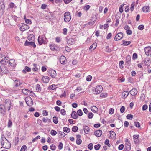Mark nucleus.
I'll return each instance as SVG.
<instances>
[{"mask_svg": "<svg viewBox=\"0 0 151 151\" xmlns=\"http://www.w3.org/2000/svg\"><path fill=\"white\" fill-rule=\"evenodd\" d=\"M29 28V26L24 24H21L20 25V30L22 31L28 29Z\"/></svg>", "mask_w": 151, "mask_h": 151, "instance_id": "obj_6", "label": "nucleus"}, {"mask_svg": "<svg viewBox=\"0 0 151 151\" xmlns=\"http://www.w3.org/2000/svg\"><path fill=\"white\" fill-rule=\"evenodd\" d=\"M72 130L73 132H76L78 130V127L76 126H73V127Z\"/></svg>", "mask_w": 151, "mask_h": 151, "instance_id": "obj_38", "label": "nucleus"}, {"mask_svg": "<svg viewBox=\"0 0 151 151\" xmlns=\"http://www.w3.org/2000/svg\"><path fill=\"white\" fill-rule=\"evenodd\" d=\"M101 147V145L100 144H98L94 146V149L96 150H99Z\"/></svg>", "mask_w": 151, "mask_h": 151, "instance_id": "obj_40", "label": "nucleus"}, {"mask_svg": "<svg viewBox=\"0 0 151 151\" xmlns=\"http://www.w3.org/2000/svg\"><path fill=\"white\" fill-rule=\"evenodd\" d=\"M126 63L127 65H129L131 62V57L130 55H128L126 57Z\"/></svg>", "mask_w": 151, "mask_h": 151, "instance_id": "obj_27", "label": "nucleus"}, {"mask_svg": "<svg viewBox=\"0 0 151 151\" xmlns=\"http://www.w3.org/2000/svg\"><path fill=\"white\" fill-rule=\"evenodd\" d=\"M82 90V88L81 87H78L75 90V92H79V93H81L82 92L81 91Z\"/></svg>", "mask_w": 151, "mask_h": 151, "instance_id": "obj_37", "label": "nucleus"}, {"mask_svg": "<svg viewBox=\"0 0 151 151\" xmlns=\"http://www.w3.org/2000/svg\"><path fill=\"white\" fill-rule=\"evenodd\" d=\"M143 62H144L145 65L147 66H149L150 65V61L149 59H148L147 61L146 60H144L142 62V63L143 64Z\"/></svg>", "mask_w": 151, "mask_h": 151, "instance_id": "obj_23", "label": "nucleus"}, {"mask_svg": "<svg viewBox=\"0 0 151 151\" xmlns=\"http://www.w3.org/2000/svg\"><path fill=\"white\" fill-rule=\"evenodd\" d=\"M57 132L54 130H51L50 132L52 136H55L57 134Z\"/></svg>", "mask_w": 151, "mask_h": 151, "instance_id": "obj_45", "label": "nucleus"}, {"mask_svg": "<svg viewBox=\"0 0 151 151\" xmlns=\"http://www.w3.org/2000/svg\"><path fill=\"white\" fill-rule=\"evenodd\" d=\"M42 79L43 82L44 83H47L49 81V78L47 76H43Z\"/></svg>", "mask_w": 151, "mask_h": 151, "instance_id": "obj_19", "label": "nucleus"}, {"mask_svg": "<svg viewBox=\"0 0 151 151\" xmlns=\"http://www.w3.org/2000/svg\"><path fill=\"white\" fill-rule=\"evenodd\" d=\"M4 106L6 109H8V110H9L11 106V102L10 100L9 99H6Z\"/></svg>", "mask_w": 151, "mask_h": 151, "instance_id": "obj_3", "label": "nucleus"}, {"mask_svg": "<svg viewBox=\"0 0 151 151\" xmlns=\"http://www.w3.org/2000/svg\"><path fill=\"white\" fill-rule=\"evenodd\" d=\"M12 125V121L9 120L8 121V127H11Z\"/></svg>", "mask_w": 151, "mask_h": 151, "instance_id": "obj_58", "label": "nucleus"}, {"mask_svg": "<svg viewBox=\"0 0 151 151\" xmlns=\"http://www.w3.org/2000/svg\"><path fill=\"white\" fill-rule=\"evenodd\" d=\"M78 114L79 116H81L83 115V112L82 110L81 109L78 110L77 111V114Z\"/></svg>", "mask_w": 151, "mask_h": 151, "instance_id": "obj_55", "label": "nucleus"}, {"mask_svg": "<svg viewBox=\"0 0 151 151\" xmlns=\"http://www.w3.org/2000/svg\"><path fill=\"white\" fill-rule=\"evenodd\" d=\"M93 144L92 143H90L88 145V147L89 149L91 150L93 148Z\"/></svg>", "mask_w": 151, "mask_h": 151, "instance_id": "obj_50", "label": "nucleus"}, {"mask_svg": "<svg viewBox=\"0 0 151 151\" xmlns=\"http://www.w3.org/2000/svg\"><path fill=\"white\" fill-rule=\"evenodd\" d=\"M66 59L65 57L64 56H62L60 59V61L61 64H65L66 62Z\"/></svg>", "mask_w": 151, "mask_h": 151, "instance_id": "obj_12", "label": "nucleus"}, {"mask_svg": "<svg viewBox=\"0 0 151 151\" xmlns=\"http://www.w3.org/2000/svg\"><path fill=\"white\" fill-rule=\"evenodd\" d=\"M114 109L112 108H110L109 110V112L110 114H112L114 113Z\"/></svg>", "mask_w": 151, "mask_h": 151, "instance_id": "obj_53", "label": "nucleus"}, {"mask_svg": "<svg viewBox=\"0 0 151 151\" xmlns=\"http://www.w3.org/2000/svg\"><path fill=\"white\" fill-rule=\"evenodd\" d=\"M63 131L65 132L68 133L70 132V129L69 128L64 127L63 128Z\"/></svg>", "mask_w": 151, "mask_h": 151, "instance_id": "obj_35", "label": "nucleus"}, {"mask_svg": "<svg viewBox=\"0 0 151 151\" xmlns=\"http://www.w3.org/2000/svg\"><path fill=\"white\" fill-rule=\"evenodd\" d=\"M91 111L94 113H96L98 111V109L96 106H93L91 107Z\"/></svg>", "mask_w": 151, "mask_h": 151, "instance_id": "obj_31", "label": "nucleus"}, {"mask_svg": "<svg viewBox=\"0 0 151 151\" xmlns=\"http://www.w3.org/2000/svg\"><path fill=\"white\" fill-rule=\"evenodd\" d=\"M102 131L101 130H99L96 131H95L94 132L95 135L97 137H100L102 134Z\"/></svg>", "mask_w": 151, "mask_h": 151, "instance_id": "obj_14", "label": "nucleus"}, {"mask_svg": "<svg viewBox=\"0 0 151 151\" xmlns=\"http://www.w3.org/2000/svg\"><path fill=\"white\" fill-rule=\"evenodd\" d=\"M144 26L143 25H140L138 27V28L139 29L142 30L144 29Z\"/></svg>", "mask_w": 151, "mask_h": 151, "instance_id": "obj_61", "label": "nucleus"}, {"mask_svg": "<svg viewBox=\"0 0 151 151\" xmlns=\"http://www.w3.org/2000/svg\"><path fill=\"white\" fill-rule=\"evenodd\" d=\"M74 40L72 38H70L68 40V43L70 44V45H72L73 43V41Z\"/></svg>", "mask_w": 151, "mask_h": 151, "instance_id": "obj_48", "label": "nucleus"}, {"mask_svg": "<svg viewBox=\"0 0 151 151\" xmlns=\"http://www.w3.org/2000/svg\"><path fill=\"white\" fill-rule=\"evenodd\" d=\"M71 117L74 119H76L78 117L77 114L75 111H73L71 114Z\"/></svg>", "mask_w": 151, "mask_h": 151, "instance_id": "obj_15", "label": "nucleus"}, {"mask_svg": "<svg viewBox=\"0 0 151 151\" xmlns=\"http://www.w3.org/2000/svg\"><path fill=\"white\" fill-rule=\"evenodd\" d=\"M124 64V61L122 60L121 61L119 62V66L120 68L122 69L123 68V66L122 65Z\"/></svg>", "mask_w": 151, "mask_h": 151, "instance_id": "obj_46", "label": "nucleus"}, {"mask_svg": "<svg viewBox=\"0 0 151 151\" xmlns=\"http://www.w3.org/2000/svg\"><path fill=\"white\" fill-rule=\"evenodd\" d=\"M134 125L137 127H140L139 123L137 122H135L134 123Z\"/></svg>", "mask_w": 151, "mask_h": 151, "instance_id": "obj_60", "label": "nucleus"}, {"mask_svg": "<svg viewBox=\"0 0 151 151\" xmlns=\"http://www.w3.org/2000/svg\"><path fill=\"white\" fill-rule=\"evenodd\" d=\"M144 50L145 52L147 55H151V48L150 46L145 47Z\"/></svg>", "mask_w": 151, "mask_h": 151, "instance_id": "obj_8", "label": "nucleus"}, {"mask_svg": "<svg viewBox=\"0 0 151 151\" xmlns=\"http://www.w3.org/2000/svg\"><path fill=\"white\" fill-rule=\"evenodd\" d=\"M8 70H7L6 68L3 67H1V71L0 72L1 74H3L7 73H8Z\"/></svg>", "mask_w": 151, "mask_h": 151, "instance_id": "obj_13", "label": "nucleus"}, {"mask_svg": "<svg viewBox=\"0 0 151 151\" xmlns=\"http://www.w3.org/2000/svg\"><path fill=\"white\" fill-rule=\"evenodd\" d=\"M31 70V68H29L28 66H25V68L24 69H23L22 72L24 73H26V72H30Z\"/></svg>", "mask_w": 151, "mask_h": 151, "instance_id": "obj_25", "label": "nucleus"}, {"mask_svg": "<svg viewBox=\"0 0 151 151\" xmlns=\"http://www.w3.org/2000/svg\"><path fill=\"white\" fill-rule=\"evenodd\" d=\"M58 134L61 137H64L65 135V134L63 132L60 131L58 132Z\"/></svg>", "mask_w": 151, "mask_h": 151, "instance_id": "obj_39", "label": "nucleus"}, {"mask_svg": "<svg viewBox=\"0 0 151 151\" xmlns=\"http://www.w3.org/2000/svg\"><path fill=\"white\" fill-rule=\"evenodd\" d=\"M109 132L110 134V136H113V137H112L113 138H116V134L114 131H109Z\"/></svg>", "mask_w": 151, "mask_h": 151, "instance_id": "obj_34", "label": "nucleus"}, {"mask_svg": "<svg viewBox=\"0 0 151 151\" xmlns=\"http://www.w3.org/2000/svg\"><path fill=\"white\" fill-rule=\"evenodd\" d=\"M6 140L7 141V142H8V144H8L7 146H6V145H4V142H1V145L3 147V148H6L7 149H9L11 147V144L10 142H9V141L6 139Z\"/></svg>", "mask_w": 151, "mask_h": 151, "instance_id": "obj_11", "label": "nucleus"}, {"mask_svg": "<svg viewBox=\"0 0 151 151\" xmlns=\"http://www.w3.org/2000/svg\"><path fill=\"white\" fill-rule=\"evenodd\" d=\"M125 110V108L124 106H122L120 109V111L121 113H123L124 112Z\"/></svg>", "mask_w": 151, "mask_h": 151, "instance_id": "obj_62", "label": "nucleus"}, {"mask_svg": "<svg viewBox=\"0 0 151 151\" xmlns=\"http://www.w3.org/2000/svg\"><path fill=\"white\" fill-rule=\"evenodd\" d=\"M125 142H126V145H128V147H131L130 142L129 141L128 139H127L125 140Z\"/></svg>", "mask_w": 151, "mask_h": 151, "instance_id": "obj_56", "label": "nucleus"}, {"mask_svg": "<svg viewBox=\"0 0 151 151\" xmlns=\"http://www.w3.org/2000/svg\"><path fill=\"white\" fill-rule=\"evenodd\" d=\"M50 47L52 50H57V49H56L57 46L55 44H50Z\"/></svg>", "mask_w": 151, "mask_h": 151, "instance_id": "obj_28", "label": "nucleus"}, {"mask_svg": "<svg viewBox=\"0 0 151 151\" xmlns=\"http://www.w3.org/2000/svg\"><path fill=\"white\" fill-rule=\"evenodd\" d=\"M36 90L38 92L40 90V86L39 84H37L36 86Z\"/></svg>", "mask_w": 151, "mask_h": 151, "instance_id": "obj_49", "label": "nucleus"}, {"mask_svg": "<svg viewBox=\"0 0 151 151\" xmlns=\"http://www.w3.org/2000/svg\"><path fill=\"white\" fill-rule=\"evenodd\" d=\"M83 129L84 130L85 133L86 134H88L90 129L89 127L88 126L86 125L83 126Z\"/></svg>", "mask_w": 151, "mask_h": 151, "instance_id": "obj_21", "label": "nucleus"}, {"mask_svg": "<svg viewBox=\"0 0 151 151\" xmlns=\"http://www.w3.org/2000/svg\"><path fill=\"white\" fill-rule=\"evenodd\" d=\"M49 75L52 77L55 78L56 76V73L55 70H49L48 71Z\"/></svg>", "mask_w": 151, "mask_h": 151, "instance_id": "obj_7", "label": "nucleus"}, {"mask_svg": "<svg viewBox=\"0 0 151 151\" xmlns=\"http://www.w3.org/2000/svg\"><path fill=\"white\" fill-rule=\"evenodd\" d=\"M9 59V58L8 57H5L2 59H0L1 62L3 64H4L6 63V60H7Z\"/></svg>", "mask_w": 151, "mask_h": 151, "instance_id": "obj_29", "label": "nucleus"}, {"mask_svg": "<svg viewBox=\"0 0 151 151\" xmlns=\"http://www.w3.org/2000/svg\"><path fill=\"white\" fill-rule=\"evenodd\" d=\"M123 37V34L122 32H119L116 35L114 40L116 41L120 40Z\"/></svg>", "mask_w": 151, "mask_h": 151, "instance_id": "obj_9", "label": "nucleus"}, {"mask_svg": "<svg viewBox=\"0 0 151 151\" xmlns=\"http://www.w3.org/2000/svg\"><path fill=\"white\" fill-rule=\"evenodd\" d=\"M50 149L52 150H55L56 148V146L54 144L51 145L50 146Z\"/></svg>", "mask_w": 151, "mask_h": 151, "instance_id": "obj_44", "label": "nucleus"}, {"mask_svg": "<svg viewBox=\"0 0 151 151\" xmlns=\"http://www.w3.org/2000/svg\"><path fill=\"white\" fill-rule=\"evenodd\" d=\"M9 63L11 66L12 67L14 66L16 64L15 60L14 59H10L9 61Z\"/></svg>", "mask_w": 151, "mask_h": 151, "instance_id": "obj_26", "label": "nucleus"}, {"mask_svg": "<svg viewBox=\"0 0 151 151\" xmlns=\"http://www.w3.org/2000/svg\"><path fill=\"white\" fill-rule=\"evenodd\" d=\"M102 90L103 87L101 85L98 86L96 88H93L92 89V91L95 92L94 93L95 94L100 93Z\"/></svg>", "mask_w": 151, "mask_h": 151, "instance_id": "obj_1", "label": "nucleus"}, {"mask_svg": "<svg viewBox=\"0 0 151 151\" xmlns=\"http://www.w3.org/2000/svg\"><path fill=\"white\" fill-rule=\"evenodd\" d=\"M53 122L55 124H57L58 122V118L56 116H54L53 118Z\"/></svg>", "mask_w": 151, "mask_h": 151, "instance_id": "obj_36", "label": "nucleus"}, {"mask_svg": "<svg viewBox=\"0 0 151 151\" xmlns=\"http://www.w3.org/2000/svg\"><path fill=\"white\" fill-rule=\"evenodd\" d=\"M25 101L27 106L30 107L33 104V101L31 98L29 96H27L25 98Z\"/></svg>", "mask_w": 151, "mask_h": 151, "instance_id": "obj_5", "label": "nucleus"}, {"mask_svg": "<svg viewBox=\"0 0 151 151\" xmlns=\"http://www.w3.org/2000/svg\"><path fill=\"white\" fill-rule=\"evenodd\" d=\"M28 39L29 41L32 42L35 40V37L33 35H30L28 37Z\"/></svg>", "mask_w": 151, "mask_h": 151, "instance_id": "obj_22", "label": "nucleus"}, {"mask_svg": "<svg viewBox=\"0 0 151 151\" xmlns=\"http://www.w3.org/2000/svg\"><path fill=\"white\" fill-rule=\"evenodd\" d=\"M97 44L96 43H94L91 45L90 48L89 50L91 51L93 50H94L97 47Z\"/></svg>", "mask_w": 151, "mask_h": 151, "instance_id": "obj_17", "label": "nucleus"}, {"mask_svg": "<svg viewBox=\"0 0 151 151\" xmlns=\"http://www.w3.org/2000/svg\"><path fill=\"white\" fill-rule=\"evenodd\" d=\"M133 117V116L131 114H129L127 115V118L129 119H132Z\"/></svg>", "mask_w": 151, "mask_h": 151, "instance_id": "obj_41", "label": "nucleus"}, {"mask_svg": "<svg viewBox=\"0 0 151 151\" xmlns=\"http://www.w3.org/2000/svg\"><path fill=\"white\" fill-rule=\"evenodd\" d=\"M14 82L15 83V86L16 87L19 86L22 83V82L19 80H15L14 81Z\"/></svg>", "mask_w": 151, "mask_h": 151, "instance_id": "obj_18", "label": "nucleus"}, {"mask_svg": "<svg viewBox=\"0 0 151 151\" xmlns=\"http://www.w3.org/2000/svg\"><path fill=\"white\" fill-rule=\"evenodd\" d=\"M122 41L123 42L122 45L124 46L128 45L131 43L130 41H125L124 40H123Z\"/></svg>", "mask_w": 151, "mask_h": 151, "instance_id": "obj_32", "label": "nucleus"}, {"mask_svg": "<svg viewBox=\"0 0 151 151\" xmlns=\"http://www.w3.org/2000/svg\"><path fill=\"white\" fill-rule=\"evenodd\" d=\"M42 121L44 123H46L47 122H50V120L47 118L46 119L45 118H43L42 119Z\"/></svg>", "mask_w": 151, "mask_h": 151, "instance_id": "obj_42", "label": "nucleus"}, {"mask_svg": "<svg viewBox=\"0 0 151 151\" xmlns=\"http://www.w3.org/2000/svg\"><path fill=\"white\" fill-rule=\"evenodd\" d=\"M82 141L80 139H77L76 140V143L78 145H80L82 143Z\"/></svg>", "mask_w": 151, "mask_h": 151, "instance_id": "obj_57", "label": "nucleus"}, {"mask_svg": "<svg viewBox=\"0 0 151 151\" xmlns=\"http://www.w3.org/2000/svg\"><path fill=\"white\" fill-rule=\"evenodd\" d=\"M24 45L25 46H32L34 48H35L36 47V45L34 42H29L27 40L26 41L25 43H24Z\"/></svg>", "mask_w": 151, "mask_h": 151, "instance_id": "obj_10", "label": "nucleus"}, {"mask_svg": "<svg viewBox=\"0 0 151 151\" xmlns=\"http://www.w3.org/2000/svg\"><path fill=\"white\" fill-rule=\"evenodd\" d=\"M58 87H57L56 85H55L54 84H53L52 85H51L50 86H49L48 87V89L50 90H54L56 89Z\"/></svg>", "mask_w": 151, "mask_h": 151, "instance_id": "obj_30", "label": "nucleus"}, {"mask_svg": "<svg viewBox=\"0 0 151 151\" xmlns=\"http://www.w3.org/2000/svg\"><path fill=\"white\" fill-rule=\"evenodd\" d=\"M109 140L108 139H107L105 141L104 144L105 145H107L109 147H110V145L109 144Z\"/></svg>", "mask_w": 151, "mask_h": 151, "instance_id": "obj_51", "label": "nucleus"}, {"mask_svg": "<svg viewBox=\"0 0 151 151\" xmlns=\"http://www.w3.org/2000/svg\"><path fill=\"white\" fill-rule=\"evenodd\" d=\"M0 111L1 113L2 114H4L5 112H6V108L4 107V105H0Z\"/></svg>", "mask_w": 151, "mask_h": 151, "instance_id": "obj_20", "label": "nucleus"}, {"mask_svg": "<svg viewBox=\"0 0 151 151\" xmlns=\"http://www.w3.org/2000/svg\"><path fill=\"white\" fill-rule=\"evenodd\" d=\"M149 9V6H145L143 7L142 10L143 12H148V10Z\"/></svg>", "mask_w": 151, "mask_h": 151, "instance_id": "obj_33", "label": "nucleus"}, {"mask_svg": "<svg viewBox=\"0 0 151 151\" xmlns=\"http://www.w3.org/2000/svg\"><path fill=\"white\" fill-rule=\"evenodd\" d=\"M22 92L24 94H28V93H33V92L29 90L24 89L22 90Z\"/></svg>", "mask_w": 151, "mask_h": 151, "instance_id": "obj_16", "label": "nucleus"}, {"mask_svg": "<svg viewBox=\"0 0 151 151\" xmlns=\"http://www.w3.org/2000/svg\"><path fill=\"white\" fill-rule=\"evenodd\" d=\"M124 147V145L123 144H121L119 146L118 149L120 150H122L123 149Z\"/></svg>", "mask_w": 151, "mask_h": 151, "instance_id": "obj_63", "label": "nucleus"}, {"mask_svg": "<svg viewBox=\"0 0 151 151\" xmlns=\"http://www.w3.org/2000/svg\"><path fill=\"white\" fill-rule=\"evenodd\" d=\"M60 113L63 115H64L66 114V111L64 109H61L60 111Z\"/></svg>", "mask_w": 151, "mask_h": 151, "instance_id": "obj_59", "label": "nucleus"}, {"mask_svg": "<svg viewBox=\"0 0 151 151\" xmlns=\"http://www.w3.org/2000/svg\"><path fill=\"white\" fill-rule=\"evenodd\" d=\"M25 22L28 24H30L32 23V22L30 20L28 19H26L25 20Z\"/></svg>", "mask_w": 151, "mask_h": 151, "instance_id": "obj_64", "label": "nucleus"}, {"mask_svg": "<svg viewBox=\"0 0 151 151\" xmlns=\"http://www.w3.org/2000/svg\"><path fill=\"white\" fill-rule=\"evenodd\" d=\"M130 94H137V90L135 88H133L129 91Z\"/></svg>", "mask_w": 151, "mask_h": 151, "instance_id": "obj_24", "label": "nucleus"}, {"mask_svg": "<svg viewBox=\"0 0 151 151\" xmlns=\"http://www.w3.org/2000/svg\"><path fill=\"white\" fill-rule=\"evenodd\" d=\"M131 149V147H127L126 146L123 151H129Z\"/></svg>", "mask_w": 151, "mask_h": 151, "instance_id": "obj_52", "label": "nucleus"}, {"mask_svg": "<svg viewBox=\"0 0 151 151\" xmlns=\"http://www.w3.org/2000/svg\"><path fill=\"white\" fill-rule=\"evenodd\" d=\"M27 148V146L25 145H24L22 147L20 150V151H25Z\"/></svg>", "mask_w": 151, "mask_h": 151, "instance_id": "obj_47", "label": "nucleus"}, {"mask_svg": "<svg viewBox=\"0 0 151 151\" xmlns=\"http://www.w3.org/2000/svg\"><path fill=\"white\" fill-rule=\"evenodd\" d=\"M46 38L44 36L41 35L39 36L38 37V42L40 45H41L43 44H45L47 43L46 42Z\"/></svg>", "mask_w": 151, "mask_h": 151, "instance_id": "obj_2", "label": "nucleus"}, {"mask_svg": "<svg viewBox=\"0 0 151 151\" xmlns=\"http://www.w3.org/2000/svg\"><path fill=\"white\" fill-rule=\"evenodd\" d=\"M93 114L92 112L89 113L88 115V117L89 119H91L93 118Z\"/></svg>", "mask_w": 151, "mask_h": 151, "instance_id": "obj_54", "label": "nucleus"}, {"mask_svg": "<svg viewBox=\"0 0 151 151\" xmlns=\"http://www.w3.org/2000/svg\"><path fill=\"white\" fill-rule=\"evenodd\" d=\"M63 147V145L61 142L59 143V145L58 146V148L59 150H60L62 149Z\"/></svg>", "mask_w": 151, "mask_h": 151, "instance_id": "obj_43", "label": "nucleus"}, {"mask_svg": "<svg viewBox=\"0 0 151 151\" xmlns=\"http://www.w3.org/2000/svg\"><path fill=\"white\" fill-rule=\"evenodd\" d=\"M64 20L66 22H68L71 19V16L70 13L69 12H66L64 14Z\"/></svg>", "mask_w": 151, "mask_h": 151, "instance_id": "obj_4", "label": "nucleus"}]
</instances>
